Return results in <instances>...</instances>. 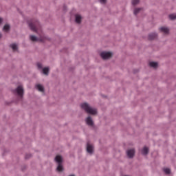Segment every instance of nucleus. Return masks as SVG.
I'll return each instance as SVG.
<instances>
[{
    "label": "nucleus",
    "instance_id": "1",
    "mask_svg": "<svg viewBox=\"0 0 176 176\" xmlns=\"http://www.w3.org/2000/svg\"><path fill=\"white\" fill-rule=\"evenodd\" d=\"M81 108L85 109V112H87V113H89L90 115H96V113H97V110L91 108L87 103H82L81 104Z\"/></svg>",
    "mask_w": 176,
    "mask_h": 176
},
{
    "label": "nucleus",
    "instance_id": "2",
    "mask_svg": "<svg viewBox=\"0 0 176 176\" xmlns=\"http://www.w3.org/2000/svg\"><path fill=\"white\" fill-rule=\"evenodd\" d=\"M29 27L34 32H38L39 31V22L33 20L29 22Z\"/></svg>",
    "mask_w": 176,
    "mask_h": 176
},
{
    "label": "nucleus",
    "instance_id": "3",
    "mask_svg": "<svg viewBox=\"0 0 176 176\" xmlns=\"http://www.w3.org/2000/svg\"><path fill=\"white\" fill-rule=\"evenodd\" d=\"M55 162H56L58 163V167L56 168L57 171H63V170H64V168H63V157H61L60 155H56L55 157Z\"/></svg>",
    "mask_w": 176,
    "mask_h": 176
},
{
    "label": "nucleus",
    "instance_id": "4",
    "mask_svg": "<svg viewBox=\"0 0 176 176\" xmlns=\"http://www.w3.org/2000/svg\"><path fill=\"white\" fill-rule=\"evenodd\" d=\"M14 93L20 97V98H23V96L24 94V89L23 88V86H18V87L14 91Z\"/></svg>",
    "mask_w": 176,
    "mask_h": 176
},
{
    "label": "nucleus",
    "instance_id": "5",
    "mask_svg": "<svg viewBox=\"0 0 176 176\" xmlns=\"http://www.w3.org/2000/svg\"><path fill=\"white\" fill-rule=\"evenodd\" d=\"M30 39L32 42H43L45 41V37L43 36V34H41L40 37L37 38L36 36L34 35L30 36Z\"/></svg>",
    "mask_w": 176,
    "mask_h": 176
},
{
    "label": "nucleus",
    "instance_id": "6",
    "mask_svg": "<svg viewBox=\"0 0 176 176\" xmlns=\"http://www.w3.org/2000/svg\"><path fill=\"white\" fill-rule=\"evenodd\" d=\"M100 56L103 60H108L112 57V52H103L100 54Z\"/></svg>",
    "mask_w": 176,
    "mask_h": 176
},
{
    "label": "nucleus",
    "instance_id": "7",
    "mask_svg": "<svg viewBox=\"0 0 176 176\" xmlns=\"http://www.w3.org/2000/svg\"><path fill=\"white\" fill-rule=\"evenodd\" d=\"M135 153V150H134V148L132 149H129L126 151V155L127 156H129V157H133Z\"/></svg>",
    "mask_w": 176,
    "mask_h": 176
},
{
    "label": "nucleus",
    "instance_id": "8",
    "mask_svg": "<svg viewBox=\"0 0 176 176\" xmlns=\"http://www.w3.org/2000/svg\"><path fill=\"white\" fill-rule=\"evenodd\" d=\"M94 147L93 145L90 144L89 143H87V151L88 153H93V151H94Z\"/></svg>",
    "mask_w": 176,
    "mask_h": 176
},
{
    "label": "nucleus",
    "instance_id": "9",
    "mask_svg": "<svg viewBox=\"0 0 176 176\" xmlns=\"http://www.w3.org/2000/svg\"><path fill=\"white\" fill-rule=\"evenodd\" d=\"M86 123L88 124V126H93L94 124V122H93V120L91 119V117L89 116L86 119Z\"/></svg>",
    "mask_w": 176,
    "mask_h": 176
},
{
    "label": "nucleus",
    "instance_id": "10",
    "mask_svg": "<svg viewBox=\"0 0 176 176\" xmlns=\"http://www.w3.org/2000/svg\"><path fill=\"white\" fill-rule=\"evenodd\" d=\"M36 89L38 90V91H41V93H43L45 91V88H43V86L41 84H38L36 85Z\"/></svg>",
    "mask_w": 176,
    "mask_h": 176
},
{
    "label": "nucleus",
    "instance_id": "11",
    "mask_svg": "<svg viewBox=\"0 0 176 176\" xmlns=\"http://www.w3.org/2000/svg\"><path fill=\"white\" fill-rule=\"evenodd\" d=\"M160 30L161 32H164V34H168L170 30L168 28L166 27H162L160 28Z\"/></svg>",
    "mask_w": 176,
    "mask_h": 176
},
{
    "label": "nucleus",
    "instance_id": "12",
    "mask_svg": "<svg viewBox=\"0 0 176 176\" xmlns=\"http://www.w3.org/2000/svg\"><path fill=\"white\" fill-rule=\"evenodd\" d=\"M157 34L156 33H151L148 35V39L153 41V39H156Z\"/></svg>",
    "mask_w": 176,
    "mask_h": 176
},
{
    "label": "nucleus",
    "instance_id": "13",
    "mask_svg": "<svg viewBox=\"0 0 176 176\" xmlns=\"http://www.w3.org/2000/svg\"><path fill=\"white\" fill-rule=\"evenodd\" d=\"M80 21H82V16L80 15H76V23L78 24H80Z\"/></svg>",
    "mask_w": 176,
    "mask_h": 176
},
{
    "label": "nucleus",
    "instance_id": "14",
    "mask_svg": "<svg viewBox=\"0 0 176 176\" xmlns=\"http://www.w3.org/2000/svg\"><path fill=\"white\" fill-rule=\"evenodd\" d=\"M148 152L149 148H148V147H144L143 149L142 150V155H148Z\"/></svg>",
    "mask_w": 176,
    "mask_h": 176
},
{
    "label": "nucleus",
    "instance_id": "15",
    "mask_svg": "<svg viewBox=\"0 0 176 176\" xmlns=\"http://www.w3.org/2000/svg\"><path fill=\"white\" fill-rule=\"evenodd\" d=\"M150 67H152L153 68H157V63L156 62H150L149 63Z\"/></svg>",
    "mask_w": 176,
    "mask_h": 176
},
{
    "label": "nucleus",
    "instance_id": "16",
    "mask_svg": "<svg viewBox=\"0 0 176 176\" xmlns=\"http://www.w3.org/2000/svg\"><path fill=\"white\" fill-rule=\"evenodd\" d=\"M9 30H10V26L8 24L5 25L3 28V31L8 32V31H9Z\"/></svg>",
    "mask_w": 176,
    "mask_h": 176
},
{
    "label": "nucleus",
    "instance_id": "17",
    "mask_svg": "<svg viewBox=\"0 0 176 176\" xmlns=\"http://www.w3.org/2000/svg\"><path fill=\"white\" fill-rule=\"evenodd\" d=\"M43 73L44 74V75H49V67L43 68Z\"/></svg>",
    "mask_w": 176,
    "mask_h": 176
},
{
    "label": "nucleus",
    "instance_id": "18",
    "mask_svg": "<svg viewBox=\"0 0 176 176\" xmlns=\"http://www.w3.org/2000/svg\"><path fill=\"white\" fill-rule=\"evenodd\" d=\"M10 47L14 52H16V50H17V45H16L15 43L11 44Z\"/></svg>",
    "mask_w": 176,
    "mask_h": 176
},
{
    "label": "nucleus",
    "instance_id": "19",
    "mask_svg": "<svg viewBox=\"0 0 176 176\" xmlns=\"http://www.w3.org/2000/svg\"><path fill=\"white\" fill-rule=\"evenodd\" d=\"M169 19L170 20H175L176 19V14H171L169 15Z\"/></svg>",
    "mask_w": 176,
    "mask_h": 176
},
{
    "label": "nucleus",
    "instance_id": "20",
    "mask_svg": "<svg viewBox=\"0 0 176 176\" xmlns=\"http://www.w3.org/2000/svg\"><path fill=\"white\" fill-rule=\"evenodd\" d=\"M141 10V8H135V10H134V14L135 15H137V14H138V13H140V11Z\"/></svg>",
    "mask_w": 176,
    "mask_h": 176
},
{
    "label": "nucleus",
    "instance_id": "21",
    "mask_svg": "<svg viewBox=\"0 0 176 176\" xmlns=\"http://www.w3.org/2000/svg\"><path fill=\"white\" fill-rule=\"evenodd\" d=\"M164 171L165 174H170V173L171 172V170H170V168H164Z\"/></svg>",
    "mask_w": 176,
    "mask_h": 176
},
{
    "label": "nucleus",
    "instance_id": "22",
    "mask_svg": "<svg viewBox=\"0 0 176 176\" xmlns=\"http://www.w3.org/2000/svg\"><path fill=\"white\" fill-rule=\"evenodd\" d=\"M140 2V0H132V5L135 6Z\"/></svg>",
    "mask_w": 176,
    "mask_h": 176
},
{
    "label": "nucleus",
    "instance_id": "23",
    "mask_svg": "<svg viewBox=\"0 0 176 176\" xmlns=\"http://www.w3.org/2000/svg\"><path fill=\"white\" fill-rule=\"evenodd\" d=\"M100 3H102L103 5H104V3H107V0H99Z\"/></svg>",
    "mask_w": 176,
    "mask_h": 176
},
{
    "label": "nucleus",
    "instance_id": "24",
    "mask_svg": "<svg viewBox=\"0 0 176 176\" xmlns=\"http://www.w3.org/2000/svg\"><path fill=\"white\" fill-rule=\"evenodd\" d=\"M37 67H38V68L39 69H42V64L38 63V64H37Z\"/></svg>",
    "mask_w": 176,
    "mask_h": 176
},
{
    "label": "nucleus",
    "instance_id": "25",
    "mask_svg": "<svg viewBox=\"0 0 176 176\" xmlns=\"http://www.w3.org/2000/svg\"><path fill=\"white\" fill-rule=\"evenodd\" d=\"M3 19L1 18H0V24L2 23Z\"/></svg>",
    "mask_w": 176,
    "mask_h": 176
},
{
    "label": "nucleus",
    "instance_id": "26",
    "mask_svg": "<svg viewBox=\"0 0 176 176\" xmlns=\"http://www.w3.org/2000/svg\"><path fill=\"white\" fill-rule=\"evenodd\" d=\"M0 38H2V34L0 33Z\"/></svg>",
    "mask_w": 176,
    "mask_h": 176
}]
</instances>
